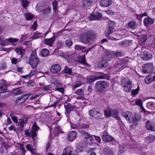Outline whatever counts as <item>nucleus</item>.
<instances>
[{"instance_id":"62","label":"nucleus","mask_w":155,"mask_h":155,"mask_svg":"<svg viewBox=\"0 0 155 155\" xmlns=\"http://www.w3.org/2000/svg\"><path fill=\"white\" fill-rule=\"evenodd\" d=\"M20 98L21 99V102H24L26 99L28 98V95L26 94L23 95H22L21 97H20Z\"/></svg>"},{"instance_id":"18","label":"nucleus","mask_w":155,"mask_h":155,"mask_svg":"<svg viewBox=\"0 0 155 155\" xmlns=\"http://www.w3.org/2000/svg\"><path fill=\"white\" fill-rule=\"evenodd\" d=\"M64 107L66 110L65 113L66 115L69 114L71 111L74 110L76 108L75 106L71 105L69 103H68L66 105H65Z\"/></svg>"},{"instance_id":"50","label":"nucleus","mask_w":155,"mask_h":155,"mask_svg":"<svg viewBox=\"0 0 155 155\" xmlns=\"http://www.w3.org/2000/svg\"><path fill=\"white\" fill-rule=\"evenodd\" d=\"M110 34L108 33V34H105V35L107 38L110 40L113 41H117L118 40V39L115 38L114 36L110 35Z\"/></svg>"},{"instance_id":"54","label":"nucleus","mask_w":155,"mask_h":155,"mask_svg":"<svg viewBox=\"0 0 155 155\" xmlns=\"http://www.w3.org/2000/svg\"><path fill=\"white\" fill-rule=\"evenodd\" d=\"M85 48V47L80 45H75V49L79 51H81L83 49Z\"/></svg>"},{"instance_id":"30","label":"nucleus","mask_w":155,"mask_h":155,"mask_svg":"<svg viewBox=\"0 0 155 155\" xmlns=\"http://www.w3.org/2000/svg\"><path fill=\"white\" fill-rule=\"evenodd\" d=\"M119 114L118 111L116 109H113L111 110V115L113 117L118 120H120V117L118 116Z\"/></svg>"},{"instance_id":"64","label":"nucleus","mask_w":155,"mask_h":155,"mask_svg":"<svg viewBox=\"0 0 155 155\" xmlns=\"http://www.w3.org/2000/svg\"><path fill=\"white\" fill-rule=\"evenodd\" d=\"M142 101L140 99L137 100L135 101V104L139 106L140 107L141 106L142 104Z\"/></svg>"},{"instance_id":"16","label":"nucleus","mask_w":155,"mask_h":155,"mask_svg":"<svg viewBox=\"0 0 155 155\" xmlns=\"http://www.w3.org/2000/svg\"><path fill=\"white\" fill-rule=\"evenodd\" d=\"M152 54L147 51H143L141 57L143 60H147L152 58Z\"/></svg>"},{"instance_id":"41","label":"nucleus","mask_w":155,"mask_h":155,"mask_svg":"<svg viewBox=\"0 0 155 155\" xmlns=\"http://www.w3.org/2000/svg\"><path fill=\"white\" fill-rule=\"evenodd\" d=\"M24 16L27 20H31L34 17L33 15L30 13L25 14L24 15Z\"/></svg>"},{"instance_id":"53","label":"nucleus","mask_w":155,"mask_h":155,"mask_svg":"<svg viewBox=\"0 0 155 155\" xmlns=\"http://www.w3.org/2000/svg\"><path fill=\"white\" fill-rule=\"evenodd\" d=\"M27 38V35L25 34L22 35L21 38L19 40V42L21 43L23 41L25 40Z\"/></svg>"},{"instance_id":"12","label":"nucleus","mask_w":155,"mask_h":155,"mask_svg":"<svg viewBox=\"0 0 155 155\" xmlns=\"http://www.w3.org/2000/svg\"><path fill=\"white\" fill-rule=\"evenodd\" d=\"M107 75L106 74L102 73L99 76H94L90 78L88 80L89 82H93L96 80L100 79H103L107 78Z\"/></svg>"},{"instance_id":"19","label":"nucleus","mask_w":155,"mask_h":155,"mask_svg":"<svg viewBox=\"0 0 155 155\" xmlns=\"http://www.w3.org/2000/svg\"><path fill=\"white\" fill-rule=\"evenodd\" d=\"M146 127L147 130L155 131V124L152 122L147 121L146 122Z\"/></svg>"},{"instance_id":"8","label":"nucleus","mask_w":155,"mask_h":155,"mask_svg":"<svg viewBox=\"0 0 155 155\" xmlns=\"http://www.w3.org/2000/svg\"><path fill=\"white\" fill-rule=\"evenodd\" d=\"M102 138L104 142L107 143L113 141L114 140V138L109 135L108 133L106 131H104Z\"/></svg>"},{"instance_id":"13","label":"nucleus","mask_w":155,"mask_h":155,"mask_svg":"<svg viewBox=\"0 0 155 155\" xmlns=\"http://www.w3.org/2000/svg\"><path fill=\"white\" fill-rule=\"evenodd\" d=\"M39 128L36 122L32 126V128L31 130V135L33 139L37 135V131H38Z\"/></svg>"},{"instance_id":"60","label":"nucleus","mask_w":155,"mask_h":155,"mask_svg":"<svg viewBox=\"0 0 155 155\" xmlns=\"http://www.w3.org/2000/svg\"><path fill=\"white\" fill-rule=\"evenodd\" d=\"M19 148L22 151V154L21 155H25V148L22 144H20V145Z\"/></svg>"},{"instance_id":"7","label":"nucleus","mask_w":155,"mask_h":155,"mask_svg":"<svg viewBox=\"0 0 155 155\" xmlns=\"http://www.w3.org/2000/svg\"><path fill=\"white\" fill-rule=\"evenodd\" d=\"M102 14L101 13L96 12L91 13L88 17V19L90 21H92L95 20H100L102 18Z\"/></svg>"},{"instance_id":"56","label":"nucleus","mask_w":155,"mask_h":155,"mask_svg":"<svg viewBox=\"0 0 155 155\" xmlns=\"http://www.w3.org/2000/svg\"><path fill=\"white\" fill-rule=\"evenodd\" d=\"M37 24L36 21H35L33 23V25L31 27V31H32V30L35 31L37 29Z\"/></svg>"},{"instance_id":"47","label":"nucleus","mask_w":155,"mask_h":155,"mask_svg":"<svg viewBox=\"0 0 155 155\" xmlns=\"http://www.w3.org/2000/svg\"><path fill=\"white\" fill-rule=\"evenodd\" d=\"M147 39V37L145 35H142L141 37V38L139 40V42L141 44L145 43Z\"/></svg>"},{"instance_id":"36","label":"nucleus","mask_w":155,"mask_h":155,"mask_svg":"<svg viewBox=\"0 0 155 155\" xmlns=\"http://www.w3.org/2000/svg\"><path fill=\"white\" fill-rule=\"evenodd\" d=\"M155 140V136L152 135H150L146 138V140L148 143L153 142Z\"/></svg>"},{"instance_id":"39","label":"nucleus","mask_w":155,"mask_h":155,"mask_svg":"<svg viewBox=\"0 0 155 155\" xmlns=\"http://www.w3.org/2000/svg\"><path fill=\"white\" fill-rule=\"evenodd\" d=\"M41 53L42 56L45 57L48 55L49 52L48 49L44 48L42 50Z\"/></svg>"},{"instance_id":"32","label":"nucleus","mask_w":155,"mask_h":155,"mask_svg":"<svg viewBox=\"0 0 155 155\" xmlns=\"http://www.w3.org/2000/svg\"><path fill=\"white\" fill-rule=\"evenodd\" d=\"M128 61L127 59L126 58H125L121 61V65H122L120 68V70H122L125 68L128 67V66L127 65Z\"/></svg>"},{"instance_id":"5","label":"nucleus","mask_w":155,"mask_h":155,"mask_svg":"<svg viewBox=\"0 0 155 155\" xmlns=\"http://www.w3.org/2000/svg\"><path fill=\"white\" fill-rule=\"evenodd\" d=\"M155 81V72H153L149 74L145 78L144 82L147 84H149Z\"/></svg>"},{"instance_id":"22","label":"nucleus","mask_w":155,"mask_h":155,"mask_svg":"<svg viewBox=\"0 0 155 155\" xmlns=\"http://www.w3.org/2000/svg\"><path fill=\"white\" fill-rule=\"evenodd\" d=\"M92 4V0H82V6L86 8L90 7Z\"/></svg>"},{"instance_id":"15","label":"nucleus","mask_w":155,"mask_h":155,"mask_svg":"<svg viewBox=\"0 0 155 155\" xmlns=\"http://www.w3.org/2000/svg\"><path fill=\"white\" fill-rule=\"evenodd\" d=\"M86 35L89 39L94 40L97 38L96 33L92 31H87Z\"/></svg>"},{"instance_id":"42","label":"nucleus","mask_w":155,"mask_h":155,"mask_svg":"<svg viewBox=\"0 0 155 155\" xmlns=\"http://www.w3.org/2000/svg\"><path fill=\"white\" fill-rule=\"evenodd\" d=\"M80 134L82 136L84 137V138L86 139H87L90 135L87 132L83 130L80 132Z\"/></svg>"},{"instance_id":"27","label":"nucleus","mask_w":155,"mask_h":155,"mask_svg":"<svg viewBox=\"0 0 155 155\" xmlns=\"http://www.w3.org/2000/svg\"><path fill=\"white\" fill-rule=\"evenodd\" d=\"M143 23L144 25L147 27L150 25L153 24L154 23V21L150 18H146L143 20Z\"/></svg>"},{"instance_id":"9","label":"nucleus","mask_w":155,"mask_h":155,"mask_svg":"<svg viewBox=\"0 0 155 155\" xmlns=\"http://www.w3.org/2000/svg\"><path fill=\"white\" fill-rule=\"evenodd\" d=\"M126 119L129 123H132L133 121V115L132 113L129 111H127L122 114Z\"/></svg>"},{"instance_id":"63","label":"nucleus","mask_w":155,"mask_h":155,"mask_svg":"<svg viewBox=\"0 0 155 155\" xmlns=\"http://www.w3.org/2000/svg\"><path fill=\"white\" fill-rule=\"evenodd\" d=\"M78 61L79 62L81 63L82 64L86 65L87 64L86 62V61L84 58L82 57H81L78 59Z\"/></svg>"},{"instance_id":"35","label":"nucleus","mask_w":155,"mask_h":155,"mask_svg":"<svg viewBox=\"0 0 155 155\" xmlns=\"http://www.w3.org/2000/svg\"><path fill=\"white\" fill-rule=\"evenodd\" d=\"M111 109L108 108L105 110L104 111V115L106 117H109L111 116Z\"/></svg>"},{"instance_id":"3","label":"nucleus","mask_w":155,"mask_h":155,"mask_svg":"<svg viewBox=\"0 0 155 155\" xmlns=\"http://www.w3.org/2000/svg\"><path fill=\"white\" fill-rule=\"evenodd\" d=\"M121 84L125 91L127 92L130 91L132 88V83L129 79L127 78H125L122 80Z\"/></svg>"},{"instance_id":"55","label":"nucleus","mask_w":155,"mask_h":155,"mask_svg":"<svg viewBox=\"0 0 155 155\" xmlns=\"http://www.w3.org/2000/svg\"><path fill=\"white\" fill-rule=\"evenodd\" d=\"M65 44L68 47H71L72 45V42L71 40L69 39L65 41Z\"/></svg>"},{"instance_id":"46","label":"nucleus","mask_w":155,"mask_h":155,"mask_svg":"<svg viewBox=\"0 0 155 155\" xmlns=\"http://www.w3.org/2000/svg\"><path fill=\"white\" fill-rule=\"evenodd\" d=\"M113 54L114 58L115 57H118L122 56V54L120 51H112Z\"/></svg>"},{"instance_id":"2","label":"nucleus","mask_w":155,"mask_h":155,"mask_svg":"<svg viewBox=\"0 0 155 155\" xmlns=\"http://www.w3.org/2000/svg\"><path fill=\"white\" fill-rule=\"evenodd\" d=\"M109 86L108 84L105 81H97L95 85L96 89L98 91L104 92L105 89Z\"/></svg>"},{"instance_id":"34","label":"nucleus","mask_w":155,"mask_h":155,"mask_svg":"<svg viewBox=\"0 0 155 155\" xmlns=\"http://www.w3.org/2000/svg\"><path fill=\"white\" fill-rule=\"evenodd\" d=\"M9 45L8 39H5L3 38H0V45L2 46Z\"/></svg>"},{"instance_id":"59","label":"nucleus","mask_w":155,"mask_h":155,"mask_svg":"<svg viewBox=\"0 0 155 155\" xmlns=\"http://www.w3.org/2000/svg\"><path fill=\"white\" fill-rule=\"evenodd\" d=\"M52 89L50 85L45 86L43 87V90L45 91H48L51 90Z\"/></svg>"},{"instance_id":"10","label":"nucleus","mask_w":155,"mask_h":155,"mask_svg":"<svg viewBox=\"0 0 155 155\" xmlns=\"http://www.w3.org/2000/svg\"><path fill=\"white\" fill-rule=\"evenodd\" d=\"M46 5H47L45 2L43 1L40 2L37 5L35 9L39 12H41Z\"/></svg>"},{"instance_id":"48","label":"nucleus","mask_w":155,"mask_h":155,"mask_svg":"<svg viewBox=\"0 0 155 155\" xmlns=\"http://www.w3.org/2000/svg\"><path fill=\"white\" fill-rule=\"evenodd\" d=\"M114 31V27L109 26V28L107 30V31L105 32V34H108V33L111 34Z\"/></svg>"},{"instance_id":"11","label":"nucleus","mask_w":155,"mask_h":155,"mask_svg":"<svg viewBox=\"0 0 155 155\" xmlns=\"http://www.w3.org/2000/svg\"><path fill=\"white\" fill-rule=\"evenodd\" d=\"M112 51L106 50L104 53V58L106 60L109 61L112 59L114 58Z\"/></svg>"},{"instance_id":"23","label":"nucleus","mask_w":155,"mask_h":155,"mask_svg":"<svg viewBox=\"0 0 155 155\" xmlns=\"http://www.w3.org/2000/svg\"><path fill=\"white\" fill-rule=\"evenodd\" d=\"M112 2V0H101L100 4L102 7H108L111 5Z\"/></svg>"},{"instance_id":"49","label":"nucleus","mask_w":155,"mask_h":155,"mask_svg":"<svg viewBox=\"0 0 155 155\" xmlns=\"http://www.w3.org/2000/svg\"><path fill=\"white\" fill-rule=\"evenodd\" d=\"M37 72L36 70H35L34 71H31L30 73L29 74H28L25 76H23V77H24V78H26L27 77L29 78L31 76H33L35 75V74Z\"/></svg>"},{"instance_id":"14","label":"nucleus","mask_w":155,"mask_h":155,"mask_svg":"<svg viewBox=\"0 0 155 155\" xmlns=\"http://www.w3.org/2000/svg\"><path fill=\"white\" fill-rule=\"evenodd\" d=\"M61 69L60 65L58 64H56L51 66L50 68V71L53 73L56 74L60 71Z\"/></svg>"},{"instance_id":"26","label":"nucleus","mask_w":155,"mask_h":155,"mask_svg":"<svg viewBox=\"0 0 155 155\" xmlns=\"http://www.w3.org/2000/svg\"><path fill=\"white\" fill-rule=\"evenodd\" d=\"M15 51L18 55H21V58L22 57L25 52V49L21 47L15 49Z\"/></svg>"},{"instance_id":"51","label":"nucleus","mask_w":155,"mask_h":155,"mask_svg":"<svg viewBox=\"0 0 155 155\" xmlns=\"http://www.w3.org/2000/svg\"><path fill=\"white\" fill-rule=\"evenodd\" d=\"M26 149L30 151L31 153L34 152V149L33 148V146L31 144H28L26 146Z\"/></svg>"},{"instance_id":"6","label":"nucleus","mask_w":155,"mask_h":155,"mask_svg":"<svg viewBox=\"0 0 155 155\" xmlns=\"http://www.w3.org/2000/svg\"><path fill=\"white\" fill-rule=\"evenodd\" d=\"M153 67L152 63L146 64L143 67L142 71L144 73L147 74L153 70Z\"/></svg>"},{"instance_id":"57","label":"nucleus","mask_w":155,"mask_h":155,"mask_svg":"<svg viewBox=\"0 0 155 155\" xmlns=\"http://www.w3.org/2000/svg\"><path fill=\"white\" fill-rule=\"evenodd\" d=\"M25 121L26 120H25L23 119H19V123L20 125L22 128L24 127V125L25 124Z\"/></svg>"},{"instance_id":"43","label":"nucleus","mask_w":155,"mask_h":155,"mask_svg":"<svg viewBox=\"0 0 155 155\" xmlns=\"http://www.w3.org/2000/svg\"><path fill=\"white\" fill-rule=\"evenodd\" d=\"M52 5L53 10L55 12H56L58 9L57 1L56 0L52 2Z\"/></svg>"},{"instance_id":"44","label":"nucleus","mask_w":155,"mask_h":155,"mask_svg":"<svg viewBox=\"0 0 155 155\" xmlns=\"http://www.w3.org/2000/svg\"><path fill=\"white\" fill-rule=\"evenodd\" d=\"M140 90V87L138 86L136 89H133L131 91V93L133 96H135L137 95L138 93V91Z\"/></svg>"},{"instance_id":"31","label":"nucleus","mask_w":155,"mask_h":155,"mask_svg":"<svg viewBox=\"0 0 155 155\" xmlns=\"http://www.w3.org/2000/svg\"><path fill=\"white\" fill-rule=\"evenodd\" d=\"M146 107L148 109L153 110L155 109V103L153 102H149L146 104Z\"/></svg>"},{"instance_id":"20","label":"nucleus","mask_w":155,"mask_h":155,"mask_svg":"<svg viewBox=\"0 0 155 155\" xmlns=\"http://www.w3.org/2000/svg\"><path fill=\"white\" fill-rule=\"evenodd\" d=\"M73 151V149L71 147L67 146L64 150L63 153L61 155H72Z\"/></svg>"},{"instance_id":"61","label":"nucleus","mask_w":155,"mask_h":155,"mask_svg":"<svg viewBox=\"0 0 155 155\" xmlns=\"http://www.w3.org/2000/svg\"><path fill=\"white\" fill-rule=\"evenodd\" d=\"M61 131V129L59 126L56 127L54 129V132L55 134H58Z\"/></svg>"},{"instance_id":"40","label":"nucleus","mask_w":155,"mask_h":155,"mask_svg":"<svg viewBox=\"0 0 155 155\" xmlns=\"http://www.w3.org/2000/svg\"><path fill=\"white\" fill-rule=\"evenodd\" d=\"M63 71H64V73L66 74H68L70 75H72L73 74L71 68H69L67 66L65 67Z\"/></svg>"},{"instance_id":"28","label":"nucleus","mask_w":155,"mask_h":155,"mask_svg":"<svg viewBox=\"0 0 155 155\" xmlns=\"http://www.w3.org/2000/svg\"><path fill=\"white\" fill-rule=\"evenodd\" d=\"M108 61L103 58L102 60L100 62L98 66L100 68H104L107 67L108 65Z\"/></svg>"},{"instance_id":"25","label":"nucleus","mask_w":155,"mask_h":155,"mask_svg":"<svg viewBox=\"0 0 155 155\" xmlns=\"http://www.w3.org/2000/svg\"><path fill=\"white\" fill-rule=\"evenodd\" d=\"M51 7L47 5L42 12H43V15L44 16L50 14L51 12Z\"/></svg>"},{"instance_id":"37","label":"nucleus","mask_w":155,"mask_h":155,"mask_svg":"<svg viewBox=\"0 0 155 155\" xmlns=\"http://www.w3.org/2000/svg\"><path fill=\"white\" fill-rule=\"evenodd\" d=\"M141 118V116L140 114H135L134 117L133 118L132 122L134 123L139 121Z\"/></svg>"},{"instance_id":"33","label":"nucleus","mask_w":155,"mask_h":155,"mask_svg":"<svg viewBox=\"0 0 155 155\" xmlns=\"http://www.w3.org/2000/svg\"><path fill=\"white\" fill-rule=\"evenodd\" d=\"M7 88V84L5 80H2L0 83V89L2 90H6Z\"/></svg>"},{"instance_id":"52","label":"nucleus","mask_w":155,"mask_h":155,"mask_svg":"<svg viewBox=\"0 0 155 155\" xmlns=\"http://www.w3.org/2000/svg\"><path fill=\"white\" fill-rule=\"evenodd\" d=\"M80 124L77 123L76 124H71V127L72 129H80Z\"/></svg>"},{"instance_id":"17","label":"nucleus","mask_w":155,"mask_h":155,"mask_svg":"<svg viewBox=\"0 0 155 155\" xmlns=\"http://www.w3.org/2000/svg\"><path fill=\"white\" fill-rule=\"evenodd\" d=\"M75 94L78 95L76 97L77 99L84 100V91L81 89H78L75 92Z\"/></svg>"},{"instance_id":"4","label":"nucleus","mask_w":155,"mask_h":155,"mask_svg":"<svg viewBox=\"0 0 155 155\" xmlns=\"http://www.w3.org/2000/svg\"><path fill=\"white\" fill-rule=\"evenodd\" d=\"M89 115L97 120L102 118V114L97 108H93L88 111Z\"/></svg>"},{"instance_id":"24","label":"nucleus","mask_w":155,"mask_h":155,"mask_svg":"<svg viewBox=\"0 0 155 155\" xmlns=\"http://www.w3.org/2000/svg\"><path fill=\"white\" fill-rule=\"evenodd\" d=\"M55 36H54L49 39H46L44 40V43L45 45L50 46H51L55 39Z\"/></svg>"},{"instance_id":"21","label":"nucleus","mask_w":155,"mask_h":155,"mask_svg":"<svg viewBox=\"0 0 155 155\" xmlns=\"http://www.w3.org/2000/svg\"><path fill=\"white\" fill-rule=\"evenodd\" d=\"M77 133L74 131H71L68 134L67 138L70 141H72L76 137Z\"/></svg>"},{"instance_id":"58","label":"nucleus","mask_w":155,"mask_h":155,"mask_svg":"<svg viewBox=\"0 0 155 155\" xmlns=\"http://www.w3.org/2000/svg\"><path fill=\"white\" fill-rule=\"evenodd\" d=\"M8 40L9 44L10 42L12 43H15L17 42L18 41V39L12 38H10L9 39H8Z\"/></svg>"},{"instance_id":"29","label":"nucleus","mask_w":155,"mask_h":155,"mask_svg":"<svg viewBox=\"0 0 155 155\" xmlns=\"http://www.w3.org/2000/svg\"><path fill=\"white\" fill-rule=\"evenodd\" d=\"M88 40L89 39H88L86 35V33L81 35L80 37L81 42L84 44L89 43Z\"/></svg>"},{"instance_id":"1","label":"nucleus","mask_w":155,"mask_h":155,"mask_svg":"<svg viewBox=\"0 0 155 155\" xmlns=\"http://www.w3.org/2000/svg\"><path fill=\"white\" fill-rule=\"evenodd\" d=\"M39 62V59L37 56L36 50H33L29 57V63L32 68H35L37 67Z\"/></svg>"},{"instance_id":"45","label":"nucleus","mask_w":155,"mask_h":155,"mask_svg":"<svg viewBox=\"0 0 155 155\" xmlns=\"http://www.w3.org/2000/svg\"><path fill=\"white\" fill-rule=\"evenodd\" d=\"M41 33H37L36 32L35 33V34L34 35L31 36V38L33 39H35L40 38L41 37Z\"/></svg>"},{"instance_id":"38","label":"nucleus","mask_w":155,"mask_h":155,"mask_svg":"<svg viewBox=\"0 0 155 155\" xmlns=\"http://www.w3.org/2000/svg\"><path fill=\"white\" fill-rule=\"evenodd\" d=\"M128 25L129 28L133 29H135L137 26L135 21H130L128 23Z\"/></svg>"}]
</instances>
